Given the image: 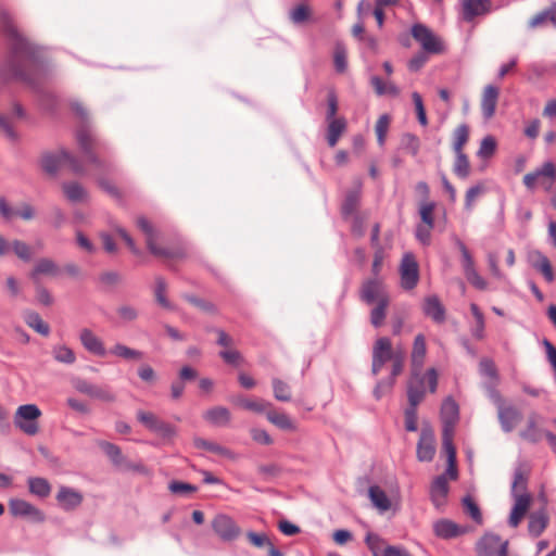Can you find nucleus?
Wrapping results in <instances>:
<instances>
[{"mask_svg": "<svg viewBox=\"0 0 556 556\" xmlns=\"http://www.w3.org/2000/svg\"><path fill=\"white\" fill-rule=\"evenodd\" d=\"M79 341L86 351L89 353L104 357L106 355V350L102 340L97 337L93 331L88 328H83L79 332Z\"/></svg>", "mask_w": 556, "mask_h": 556, "instance_id": "nucleus-22", "label": "nucleus"}, {"mask_svg": "<svg viewBox=\"0 0 556 556\" xmlns=\"http://www.w3.org/2000/svg\"><path fill=\"white\" fill-rule=\"evenodd\" d=\"M83 494L72 488L61 486L56 494L59 505L65 510H73L83 503Z\"/></svg>", "mask_w": 556, "mask_h": 556, "instance_id": "nucleus-25", "label": "nucleus"}, {"mask_svg": "<svg viewBox=\"0 0 556 556\" xmlns=\"http://www.w3.org/2000/svg\"><path fill=\"white\" fill-rule=\"evenodd\" d=\"M401 287L413 290L419 281V266L413 253H405L400 264Z\"/></svg>", "mask_w": 556, "mask_h": 556, "instance_id": "nucleus-11", "label": "nucleus"}, {"mask_svg": "<svg viewBox=\"0 0 556 556\" xmlns=\"http://www.w3.org/2000/svg\"><path fill=\"white\" fill-rule=\"evenodd\" d=\"M390 125V117L387 114L381 115L375 126L377 141L380 147L384 144L386 136Z\"/></svg>", "mask_w": 556, "mask_h": 556, "instance_id": "nucleus-60", "label": "nucleus"}, {"mask_svg": "<svg viewBox=\"0 0 556 556\" xmlns=\"http://www.w3.org/2000/svg\"><path fill=\"white\" fill-rule=\"evenodd\" d=\"M359 299L369 305L382 302V300H390L380 277H371L363 281L359 289Z\"/></svg>", "mask_w": 556, "mask_h": 556, "instance_id": "nucleus-9", "label": "nucleus"}, {"mask_svg": "<svg viewBox=\"0 0 556 556\" xmlns=\"http://www.w3.org/2000/svg\"><path fill=\"white\" fill-rule=\"evenodd\" d=\"M389 304L390 300H382V302L377 303V305L371 309L370 323L375 328L382 326L387 316V308Z\"/></svg>", "mask_w": 556, "mask_h": 556, "instance_id": "nucleus-49", "label": "nucleus"}, {"mask_svg": "<svg viewBox=\"0 0 556 556\" xmlns=\"http://www.w3.org/2000/svg\"><path fill=\"white\" fill-rule=\"evenodd\" d=\"M539 258L538 261L534 263V267L542 273V275L544 276L545 280L547 282H552L554 280V273H553V269H552V265H551V262L548 261V258L542 254H538Z\"/></svg>", "mask_w": 556, "mask_h": 556, "instance_id": "nucleus-62", "label": "nucleus"}, {"mask_svg": "<svg viewBox=\"0 0 556 556\" xmlns=\"http://www.w3.org/2000/svg\"><path fill=\"white\" fill-rule=\"evenodd\" d=\"M365 542L372 553V556H412L401 546L387 545L386 542L375 533H368Z\"/></svg>", "mask_w": 556, "mask_h": 556, "instance_id": "nucleus-15", "label": "nucleus"}, {"mask_svg": "<svg viewBox=\"0 0 556 556\" xmlns=\"http://www.w3.org/2000/svg\"><path fill=\"white\" fill-rule=\"evenodd\" d=\"M40 165L46 173L51 175H54L62 165L68 166V168L77 175L86 173L83 163L64 149H61L56 153H43L40 159Z\"/></svg>", "mask_w": 556, "mask_h": 556, "instance_id": "nucleus-6", "label": "nucleus"}, {"mask_svg": "<svg viewBox=\"0 0 556 556\" xmlns=\"http://www.w3.org/2000/svg\"><path fill=\"white\" fill-rule=\"evenodd\" d=\"M185 300L188 301L190 304L194 305L195 307L200 308L201 311L210 314H216L217 307L215 304H213L210 301H206L204 299H200L195 295L186 294L184 295Z\"/></svg>", "mask_w": 556, "mask_h": 556, "instance_id": "nucleus-59", "label": "nucleus"}, {"mask_svg": "<svg viewBox=\"0 0 556 556\" xmlns=\"http://www.w3.org/2000/svg\"><path fill=\"white\" fill-rule=\"evenodd\" d=\"M488 395L496 406L497 418L504 432H511L522 420L521 412L514 405H506L503 396L494 386L486 388Z\"/></svg>", "mask_w": 556, "mask_h": 556, "instance_id": "nucleus-3", "label": "nucleus"}, {"mask_svg": "<svg viewBox=\"0 0 556 556\" xmlns=\"http://www.w3.org/2000/svg\"><path fill=\"white\" fill-rule=\"evenodd\" d=\"M422 312L437 324L445 321V307L437 295H429L424 300Z\"/></svg>", "mask_w": 556, "mask_h": 556, "instance_id": "nucleus-23", "label": "nucleus"}, {"mask_svg": "<svg viewBox=\"0 0 556 556\" xmlns=\"http://www.w3.org/2000/svg\"><path fill=\"white\" fill-rule=\"evenodd\" d=\"M463 507L465 513L470 516V518L477 522L478 525H481L483 521L481 510L478 506V504L473 501V498L470 495H467L463 498Z\"/></svg>", "mask_w": 556, "mask_h": 556, "instance_id": "nucleus-52", "label": "nucleus"}, {"mask_svg": "<svg viewBox=\"0 0 556 556\" xmlns=\"http://www.w3.org/2000/svg\"><path fill=\"white\" fill-rule=\"evenodd\" d=\"M455 244L457 245V248L459 249V251L462 253V263H463L465 275L470 273L471 270H475L476 268H475V263H473L472 256L470 255L465 243L460 239H456Z\"/></svg>", "mask_w": 556, "mask_h": 556, "instance_id": "nucleus-61", "label": "nucleus"}, {"mask_svg": "<svg viewBox=\"0 0 556 556\" xmlns=\"http://www.w3.org/2000/svg\"><path fill=\"white\" fill-rule=\"evenodd\" d=\"M110 353L127 361H139L143 357V353L139 350L128 348L125 344L116 343Z\"/></svg>", "mask_w": 556, "mask_h": 556, "instance_id": "nucleus-42", "label": "nucleus"}, {"mask_svg": "<svg viewBox=\"0 0 556 556\" xmlns=\"http://www.w3.org/2000/svg\"><path fill=\"white\" fill-rule=\"evenodd\" d=\"M453 172L462 179H466L470 175V163L468 156L464 152L455 153Z\"/></svg>", "mask_w": 556, "mask_h": 556, "instance_id": "nucleus-45", "label": "nucleus"}, {"mask_svg": "<svg viewBox=\"0 0 556 556\" xmlns=\"http://www.w3.org/2000/svg\"><path fill=\"white\" fill-rule=\"evenodd\" d=\"M53 358L62 364L72 365L76 362L75 352L65 344H56L52 348Z\"/></svg>", "mask_w": 556, "mask_h": 556, "instance_id": "nucleus-41", "label": "nucleus"}, {"mask_svg": "<svg viewBox=\"0 0 556 556\" xmlns=\"http://www.w3.org/2000/svg\"><path fill=\"white\" fill-rule=\"evenodd\" d=\"M496 151V141L492 136H486L482 139L477 155L480 159H490Z\"/></svg>", "mask_w": 556, "mask_h": 556, "instance_id": "nucleus-56", "label": "nucleus"}, {"mask_svg": "<svg viewBox=\"0 0 556 556\" xmlns=\"http://www.w3.org/2000/svg\"><path fill=\"white\" fill-rule=\"evenodd\" d=\"M556 179V166L553 162H545L541 167L533 172H530L523 176V185L529 189L533 190L536 187H542L548 191Z\"/></svg>", "mask_w": 556, "mask_h": 556, "instance_id": "nucleus-7", "label": "nucleus"}, {"mask_svg": "<svg viewBox=\"0 0 556 556\" xmlns=\"http://www.w3.org/2000/svg\"><path fill=\"white\" fill-rule=\"evenodd\" d=\"M453 150L454 153L464 152L463 149L469 139V127L466 124L459 125L454 130Z\"/></svg>", "mask_w": 556, "mask_h": 556, "instance_id": "nucleus-47", "label": "nucleus"}, {"mask_svg": "<svg viewBox=\"0 0 556 556\" xmlns=\"http://www.w3.org/2000/svg\"><path fill=\"white\" fill-rule=\"evenodd\" d=\"M548 525V517L544 510L532 513L529 517L528 530L529 533L538 538L542 534Z\"/></svg>", "mask_w": 556, "mask_h": 556, "instance_id": "nucleus-34", "label": "nucleus"}, {"mask_svg": "<svg viewBox=\"0 0 556 556\" xmlns=\"http://www.w3.org/2000/svg\"><path fill=\"white\" fill-rule=\"evenodd\" d=\"M547 22L553 24V8L552 5L539 13H536L530 21V28H538L544 26Z\"/></svg>", "mask_w": 556, "mask_h": 556, "instance_id": "nucleus-57", "label": "nucleus"}, {"mask_svg": "<svg viewBox=\"0 0 556 556\" xmlns=\"http://www.w3.org/2000/svg\"><path fill=\"white\" fill-rule=\"evenodd\" d=\"M274 396L279 402H290L292 397L291 387L279 378L271 379Z\"/></svg>", "mask_w": 556, "mask_h": 556, "instance_id": "nucleus-43", "label": "nucleus"}, {"mask_svg": "<svg viewBox=\"0 0 556 556\" xmlns=\"http://www.w3.org/2000/svg\"><path fill=\"white\" fill-rule=\"evenodd\" d=\"M394 356L392 342L388 337L378 338L372 345L371 372L377 376L387 362Z\"/></svg>", "mask_w": 556, "mask_h": 556, "instance_id": "nucleus-10", "label": "nucleus"}, {"mask_svg": "<svg viewBox=\"0 0 556 556\" xmlns=\"http://www.w3.org/2000/svg\"><path fill=\"white\" fill-rule=\"evenodd\" d=\"M426 382L429 391L434 393L438 388V372L434 368H429L425 375L421 370H413L412 377L407 383L408 404L419 405L426 395Z\"/></svg>", "mask_w": 556, "mask_h": 556, "instance_id": "nucleus-2", "label": "nucleus"}, {"mask_svg": "<svg viewBox=\"0 0 556 556\" xmlns=\"http://www.w3.org/2000/svg\"><path fill=\"white\" fill-rule=\"evenodd\" d=\"M29 492L40 498H46L51 493V485L49 481L41 477H30L27 480Z\"/></svg>", "mask_w": 556, "mask_h": 556, "instance_id": "nucleus-37", "label": "nucleus"}, {"mask_svg": "<svg viewBox=\"0 0 556 556\" xmlns=\"http://www.w3.org/2000/svg\"><path fill=\"white\" fill-rule=\"evenodd\" d=\"M427 353L426 346V338L422 333H419L415 337L413 343V350L410 354V363L413 370H421L424 366V361Z\"/></svg>", "mask_w": 556, "mask_h": 556, "instance_id": "nucleus-29", "label": "nucleus"}, {"mask_svg": "<svg viewBox=\"0 0 556 556\" xmlns=\"http://www.w3.org/2000/svg\"><path fill=\"white\" fill-rule=\"evenodd\" d=\"M412 36L418 41L427 53H440L443 51V43L433 31L424 24H414Z\"/></svg>", "mask_w": 556, "mask_h": 556, "instance_id": "nucleus-12", "label": "nucleus"}, {"mask_svg": "<svg viewBox=\"0 0 556 556\" xmlns=\"http://www.w3.org/2000/svg\"><path fill=\"white\" fill-rule=\"evenodd\" d=\"M73 386L78 392L102 402L112 403L116 399L115 394L109 387L92 384L85 379H75L73 381Z\"/></svg>", "mask_w": 556, "mask_h": 556, "instance_id": "nucleus-17", "label": "nucleus"}, {"mask_svg": "<svg viewBox=\"0 0 556 556\" xmlns=\"http://www.w3.org/2000/svg\"><path fill=\"white\" fill-rule=\"evenodd\" d=\"M362 188V179H354L353 188L346 192L344 201L341 206V214L345 219L355 215L361 201Z\"/></svg>", "mask_w": 556, "mask_h": 556, "instance_id": "nucleus-18", "label": "nucleus"}, {"mask_svg": "<svg viewBox=\"0 0 556 556\" xmlns=\"http://www.w3.org/2000/svg\"><path fill=\"white\" fill-rule=\"evenodd\" d=\"M435 441L431 430L424 429L417 443V458L419 462H431L435 455Z\"/></svg>", "mask_w": 556, "mask_h": 556, "instance_id": "nucleus-21", "label": "nucleus"}, {"mask_svg": "<svg viewBox=\"0 0 556 556\" xmlns=\"http://www.w3.org/2000/svg\"><path fill=\"white\" fill-rule=\"evenodd\" d=\"M203 418L213 426H227L231 420L230 410L224 406H215L207 409Z\"/></svg>", "mask_w": 556, "mask_h": 556, "instance_id": "nucleus-31", "label": "nucleus"}, {"mask_svg": "<svg viewBox=\"0 0 556 556\" xmlns=\"http://www.w3.org/2000/svg\"><path fill=\"white\" fill-rule=\"evenodd\" d=\"M434 534L444 540L457 538L466 532L464 527L458 526L452 520L441 519L433 525Z\"/></svg>", "mask_w": 556, "mask_h": 556, "instance_id": "nucleus-27", "label": "nucleus"}, {"mask_svg": "<svg viewBox=\"0 0 556 556\" xmlns=\"http://www.w3.org/2000/svg\"><path fill=\"white\" fill-rule=\"evenodd\" d=\"M138 228L146 236L147 248L151 254L156 257H163L167 260L182 258L186 256V250L182 247L174 248H161L156 244L157 232L152 224L143 216L137 218Z\"/></svg>", "mask_w": 556, "mask_h": 556, "instance_id": "nucleus-4", "label": "nucleus"}, {"mask_svg": "<svg viewBox=\"0 0 556 556\" xmlns=\"http://www.w3.org/2000/svg\"><path fill=\"white\" fill-rule=\"evenodd\" d=\"M478 556H508V542L492 533L484 534L477 544Z\"/></svg>", "mask_w": 556, "mask_h": 556, "instance_id": "nucleus-13", "label": "nucleus"}, {"mask_svg": "<svg viewBox=\"0 0 556 556\" xmlns=\"http://www.w3.org/2000/svg\"><path fill=\"white\" fill-rule=\"evenodd\" d=\"M447 493V478L445 475H440L433 480L430 489L431 501L437 508H440L445 504Z\"/></svg>", "mask_w": 556, "mask_h": 556, "instance_id": "nucleus-28", "label": "nucleus"}, {"mask_svg": "<svg viewBox=\"0 0 556 556\" xmlns=\"http://www.w3.org/2000/svg\"><path fill=\"white\" fill-rule=\"evenodd\" d=\"M498 88L493 85L485 86L481 99V111L485 119H490L494 116L496 104L498 100Z\"/></svg>", "mask_w": 556, "mask_h": 556, "instance_id": "nucleus-26", "label": "nucleus"}, {"mask_svg": "<svg viewBox=\"0 0 556 556\" xmlns=\"http://www.w3.org/2000/svg\"><path fill=\"white\" fill-rule=\"evenodd\" d=\"M59 273L58 265L50 258H40L34 269L30 271L29 276L33 280H37L39 275H50L55 276Z\"/></svg>", "mask_w": 556, "mask_h": 556, "instance_id": "nucleus-39", "label": "nucleus"}, {"mask_svg": "<svg viewBox=\"0 0 556 556\" xmlns=\"http://www.w3.org/2000/svg\"><path fill=\"white\" fill-rule=\"evenodd\" d=\"M368 495L372 505L378 508L381 513L390 509L391 502L386 492L378 485H371L368 489Z\"/></svg>", "mask_w": 556, "mask_h": 556, "instance_id": "nucleus-36", "label": "nucleus"}, {"mask_svg": "<svg viewBox=\"0 0 556 556\" xmlns=\"http://www.w3.org/2000/svg\"><path fill=\"white\" fill-rule=\"evenodd\" d=\"M166 290H167V285H166L165 279L161 276H157L155 278V288H154L155 300L161 306L172 309L173 306L166 298Z\"/></svg>", "mask_w": 556, "mask_h": 556, "instance_id": "nucleus-50", "label": "nucleus"}, {"mask_svg": "<svg viewBox=\"0 0 556 556\" xmlns=\"http://www.w3.org/2000/svg\"><path fill=\"white\" fill-rule=\"evenodd\" d=\"M434 210L435 202L421 201L419 203L418 213L421 219V224L429 225V227H434Z\"/></svg>", "mask_w": 556, "mask_h": 556, "instance_id": "nucleus-46", "label": "nucleus"}, {"mask_svg": "<svg viewBox=\"0 0 556 556\" xmlns=\"http://www.w3.org/2000/svg\"><path fill=\"white\" fill-rule=\"evenodd\" d=\"M539 415L532 413L528 417L527 427L520 431V437L531 443H536L541 440V430L538 427Z\"/></svg>", "mask_w": 556, "mask_h": 556, "instance_id": "nucleus-35", "label": "nucleus"}, {"mask_svg": "<svg viewBox=\"0 0 556 556\" xmlns=\"http://www.w3.org/2000/svg\"><path fill=\"white\" fill-rule=\"evenodd\" d=\"M311 8L306 3H300L289 12V17L294 24H302L309 20Z\"/></svg>", "mask_w": 556, "mask_h": 556, "instance_id": "nucleus-53", "label": "nucleus"}, {"mask_svg": "<svg viewBox=\"0 0 556 556\" xmlns=\"http://www.w3.org/2000/svg\"><path fill=\"white\" fill-rule=\"evenodd\" d=\"M339 109L338 97L333 90H330L327 96V112H326V122H332L333 119H339L337 117Z\"/></svg>", "mask_w": 556, "mask_h": 556, "instance_id": "nucleus-64", "label": "nucleus"}, {"mask_svg": "<svg viewBox=\"0 0 556 556\" xmlns=\"http://www.w3.org/2000/svg\"><path fill=\"white\" fill-rule=\"evenodd\" d=\"M41 416V410L35 404H25L18 406L14 415V425L21 431L28 435L37 434L39 426L37 419Z\"/></svg>", "mask_w": 556, "mask_h": 556, "instance_id": "nucleus-8", "label": "nucleus"}, {"mask_svg": "<svg viewBox=\"0 0 556 556\" xmlns=\"http://www.w3.org/2000/svg\"><path fill=\"white\" fill-rule=\"evenodd\" d=\"M370 83L378 96L390 94L397 97L400 94V89L393 83H384L378 76L371 77Z\"/></svg>", "mask_w": 556, "mask_h": 556, "instance_id": "nucleus-44", "label": "nucleus"}, {"mask_svg": "<svg viewBox=\"0 0 556 556\" xmlns=\"http://www.w3.org/2000/svg\"><path fill=\"white\" fill-rule=\"evenodd\" d=\"M76 139L80 151L86 157L87 162L93 165L100 173H110L112 165L104 160H101L96 150L100 148V142L88 127H81L77 130Z\"/></svg>", "mask_w": 556, "mask_h": 556, "instance_id": "nucleus-5", "label": "nucleus"}, {"mask_svg": "<svg viewBox=\"0 0 556 556\" xmlns=\"http://www.w3.org/2000/svg\"><path fill=\"white\" fill-rule=\"evenodd\" d=\"M193 444L197 448H203L217 455L227 457L231 455V452L228 448L202 438H194Z\"/></svg>", "mask_w": 556, "mask_h": 556, "instance_id": "nucleus-48", "label": "nucleus"}, {"mask_svg": "<svg viewBox=\"0 0 556 556\" xmlns=\"http://www.w3.org/2000/svg\"><path fill=\"white\" fill-rule=\"evenodd\" d=\"M454 432L442 430V447L447 456V462H456V448L453 444Z\"/></svg>", "mask_w": 556, "mask_h": 556, "instance_id": "nucleus-55", "label": "nucleus"}, {"mask_svg": "<svg viewBox=\"0 0 556 556\" xmlns=\"http://www.w3.org/2000/svg\"><path fill=\"white\" fill-rule=\"evenodd\" d=\"M491 9V0H463L462 17L466 22H471L475 17L489 13Z\"/></svg>", "mask_w": 556, "mask_h": 556, "instance_id": "nucleus-19", "label": "nucleus"}, {"mask_svg": "<svg viewBox=\"0 0 556 556\" xmlns=\"http://www.w3.org/2000/svg\"><path fill=\"white\" fill-rule=\"evenodd\" d=\"M26 324L33 328L35 331L42 336H48L50 332V327L47 323L42 320V318L37 313H29L26 316Z\"/></svg>", "mask_w": 556, "mask_h": 556, "instance_id": "nucleus-54", "label": "nucleus"}, {"mask_svg": "<svg viewBox=\"0 0 556 556\" xmlns=\"http://www.w3.org/2000/svg\"><path fill=\"white\" fill-rule=\"evenodd\" d=\"M345 130L346 121L344 117H339V119L327 123V142L329 147H336Z\"/></svg>", "mask_w": 556, "mask_h": 556, "instance_id": "nucleus-33", "label": "nucleus"}, {"mask_svg": "<svg viewBox=\"0 0 556 556\" xmlns=\"http://www.w3.org/2000/svg\"><path fill=\"white\" fill-rule=\"evenodd\" d=\"M9 510L14 517L28 518L36 523H41L46 520L43 511L25 500L11 498L9 502Z\"/></svg>", "mask_w": 556, "mask_h": 556, "instance_id": "nucleus-14", "label": "nucleus"}, {"mask_svg": "<svg viewBox=\"0 0 556 556\" xmlns=\"http://www.w3.org/2000/svg\"><path fill=\"white\" fill-rule=\"evenodd\" d=\"M63 192L71 202H83L87 198V191L78 182H65L62 186Z\"/></svg>", "mask_w": 556, "mask_h": 556, "instance_id": "nucleus-40", "label": "nucleus"}, {"mask_svg": "<svg viewBox=\"0 0 556 556\" xmlns=\"http://www.w3.org/2000/svg\"><path fill=\"white\" fill-rule=\"evenodd\" d=\"M333 63L337 72L343 73L348 67L346 49L344 45L337 43L334 48Z\"/></svg>", "mask_w": 556, "mask_h": 556, "instance_id": "nucleus-58", "label": "nucleus"}, {"mask_svg": "<svg viewBox=\"0 0 556 556\" xmlns=\"http://www.w3.org/2000/svg\"><path fill=\"white\" fill-rule=\"evenodd\" d=\"M231 403L247 410H251L257 414L265 413L268 408L273 407V404L268 401L262 399L250 400L242 395L233 396L231 399Z\"/></svg>", "mask_w": 556, "mask_h": 556, "instance_id": "nucleus-30", "label": "nucleus"}, {"mask_svg": "<svg viewBox=\"0 0 556 556\" xmlns=\"http://www.w3.org/2000/svg\"><path fill=\"white\" fill-rule=\"evenodd\" d=\"M459 419V408L455 400L447 396L441 406L442 430L455 431V426Z\"/></svg>", "mask_w": 556, "mask_h": 556, "instance_id": "nucleus-20", "label": "nucleus"}, {"mask_svg": "<svg viewBox=\"0 0 556 556\" xmlns=\"http://www.w3.org/2000/svg\"><path fill=\"white\" fill-rule=\"evenodd\" d=\"M11 248L13 252L16 254L18 258L24 262H29L33 257L31 248L21 240H14L11 243Z\"/></svg>", "mask_w": 556, "mask_h": 556, "instance_id": "nucleus-63", "label": "nucleus"}, {"mask_svg": "<svg viewBox=\"0 0 556 556\" xmlns=\"http://www.w3.org/2000/svg\"><path fill=\"white\" fill-rule=\"evenodd\" d=\"M0 18L11 46L10 56L1 67L0 75L5 79L25 80L28 77L27 68L34 61L33 48L18 34L8 13L0 11Z\"/></svg>", "mask_w": 556, "mask_h": 556, "instance_id": "nucleus-1", "label": "nucleus"}, {"mask_svg": "<svg viewBox=\"0 0 556 556\" xmlns=\"http://www.w3.org/2000/svg\"><path fill=\"white\" fill-rule=\"evenodd\" d=\"M211 526L216 535H218L223 541H233L241 532L235 520L225 514L216 515L213 518Z\"/></svg>", "mask_w": 556, "mask_h": 556, "instance_id": "nucleus-16", "label": "nucleus"}, {"mask_svg": "<svg viewBox=\"0 0 556 556\" xmlns=\"http://www.w3.org/2000/svg\"><path fill=\"white\" fill-rule=\"evenodd\" d=\"M100 446L115 466L121 467L124 464L125 457L117 445L110 442H102Z\"/></svg>", "mask_w": 556, "mask_h": 556, "instance_id": "nucleus-51", "label": "nucleus"}, {"mask_svg": "<svg viewBox=\"0 0 556 556\" xmlns=\"http://www.w3.org/2000/svg\"><path fill=\"white\" fill-rule=\"evenodd\" d=\"M470 312L475 318V326L471 328V336L477 340H482L485 337V319L484 315L475 303L470 304Z\"/></svg>", "mask_w": 556, "mask_h": 556, "instance_id": "nucleus-38", "label": "nucleus"}, {"mask_svg": "<svg viewBox=\"0 0 556 556\" xmlns=\"http://www.w3.org/2000/svg\"><path fill=\"white\" fill-rule=\"evenodd\" d=\"M265 413L268 421L275 425L277 428L287 431L296 430L295 422L286 413L276 412L271 407L268 408Z\"/></svg>", "mask_w": 556, "mask_h": 556, "instance_id": "nucleus-32", "label": "nucleus"}, {"mask_svg": "<svg viewBox=\"0 0 556 556\" xmlns=\"http://www.w3.org/2000/svg\"><path fill=\"white\" fill-rule=\"evenodd\" d=\"M514 498H515V504L510 511L508 523L513 528H516L519 526L522 518L525 517V515L530 506L531 497L528 493H522V494H515Z\"/></svg>", "mask_w": 556, "mask_h": 556, "instance_id": "nucleus-24", "label": "nucleus"}]
</instances>
